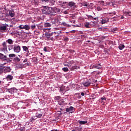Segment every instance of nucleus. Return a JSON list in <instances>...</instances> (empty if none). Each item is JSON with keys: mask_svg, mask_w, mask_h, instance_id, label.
Returning <instances> with one entry per match:
<instances>
[{"mask_svg": "<svg viewBox=\"0 0 131 131\" xmlns=\"http://www.w3.org/2000/svg\"><path fill=\"white\" fill-rule=\"evenodd\" d=\"M24 27H25V26L21 25H20L19 26V28L20 29H24Z\"/></svg>", "mask_w": 131, "mask_h": 131, "instance_id": "obj_42", "label": "nucleus"}, {"mask_svg": "<svg viewBox=\"0 0 131 131\" xmlns=\"http://www.w3.org/2000/svg\"><path fill=\"white\" fill-rule=\"evenodd\" d=\"M14 52H15V53H17V46H15L14 47Z\"/></svg>", "mask_w": 131, "mask_h": 131, "instance_id": "obj_44", "label": "nucleus"}, {"mask_svg": "<svg viewBox=\"0 0 131 131\" xmlns=\"http://www.w3.org/2000/svg\"><path fill=\"white\" fill-rule=\"evenodd\" d=\"M50 9V7H48V6H43L42 13L45 15H51V10Z\"/></svg>", "mask_w": 131, "mask_h": 131, "instance_id": "obj_1", "label": "nucleus"}, {"mask_svg": "<svg viewBox=\"0 0 131 131\" xmlns=\"http://www.w3.org/2000/svg\"><path fill=\"white\" fill-rule=\"evenodd\" d=\"M36 119H33V117H32L31 118V119H30V121L32 123H33L34 122V121Z\"/></svg>", "mask_w": 131, "mask_h": 131, "instance_id": "obj_43", "label": "nucleus"}, {"mask_svg": "<svg viewBox=\"0 0 131 131\" xmlns=\"http://www.w3.org/2000/svg\"><path fill=\"white\" fill-rule=\"evenodd\" d=\"M19 57H17V62H22L23 61V59H21V58L20 57V56L19 55H18Z\"/></svg>", "mask_w": 131, "mask_h": 131, "instance_id": "obj_27", "label": "nucleus"}, {"mask_svg": "<svg viewBox=\"0 0 131 131\" xmlns=\"http://www.w3.org/2000/svg\"><path fill=\"white\" fill-rule=\"evenodd\" d=\"M109 14H114V15H116V13L115 12H113V13H110Z\"/></svg>", "mask_w": 131, "mask_h": 131, "instance_id": "obj_56", "label": "nucleus"}, {"mask_svg": "<svg viewBox=\"0 0 131 131\" xmlns=\"http://www.w3.org/2000/svg\"><path fill=\"white\" fill-rule=\"evenodd\" d=\"M94 68L97 69H100L102 68V66L100 63H98V64H94L93 66Z\"/></svg>", "mask_w": 131, "mask_h": 131, "instance_id": "obj_8", "label": "nucleus"}, {"mask_svg": "<svg viewBox=\"0 0 131 131\" xmlns=\"http://www.w3.org/2000/svg\"><path fill=\"white\" fill-rule=\"evenodd\" d=\"M24 66L23 63H20V64H17V69H21Z\"/></svg>", "mask_w": 131, "mask_h": 131, "instance_id": "obj_30", "label": "nucleus"}, {"mask_svg": "<svg viewBox=\"0 0 131 131\" xmlns=\"http://www.w3.org/2000/svg\"><path fill=\"white\" fill-rule=\"evenodd\" d=\"M60 92H63L64 89L62 88H60Z\"/></svg>", "mask_w": 131, "mask_h": 131, "instance_id": "obj_57", "label": "nucleus"}, {"mask_svg": "<svg viewBox=\"0 0 131 131\" xmlns=\"http://www.w3.org/2000/svg\"><path fill=\"white\" fill-rule=\"evenodd\" d=\"M52 26L51 23H44V27H50Z\"/></svg>", "mask_w": 131, "mask_h": 131, "instance_id": "obj_12", "label": "nucleus"}, {"mask_svg": "<svg viewBox=\"0 0 131 131\" xmlns=\"http://www.w3.org/2000/svg\"><path fill=\"white\" fill-rule=\"evenodd\" d=\"M26 65L27 66H30L31 63H30V62H27L26 63Z\"/></svg>", "mask_w": 131, "mask_h": 131, "instance_id": "obj_51", "label": "nucleus"}, {"mask_svg": "<svg viewBox=\"0 0 131 131\" xmlns=\"http://www.w3.org/2000/svg\"><path fill=\"white\" fill-rule=\"evenodd\" d=\"M42 116V114H37L36 115V118H41Z\"/></svg>", "mask_w": 131, "mask_h": 131, "instance_id": "obj_32", "label": "nucleus"}, {"mask_svg": "<svg viewBox=\"0 0 131 131\" xmlns=\"http://www.w3.org/2000/svg\"><path fill=\"white\" fill-rule=\"evenodd\" d=\"M91 81H91V83H92L93 81H95V79H92L91 80Z\"/></svg>", "mask_w": 131, "mask_h": 131, "instance_id": "obj_62", "label": "nucleus"}, {"mask_svg": "<svg viewBox=\"0 0 131 131\" xmlns=\"http://www.w3.org/2000/svg\"><path fill=\"white\" fill-rule=\"evenodd\" d=\"M6 79L7 80H12V79H13V76L11 75H8L6 77Z\"/></svg>", "mask_w": 131, "mask_h": 131, "instance_id": "obj_17", "label": "nucleus"}, {"mask_svg": "<svg viewBox=\"0 0 131 131\" xmlns=\"http://www.w3.org/2000/svg\"><path fill=\"white\" fill-rule=\"evenodd\" d=\"M124 15L131 16V12H125L124 13Z\"/></svg>", "mask_w": 131, "mask_h": 131, "instance_id": "obj_16", "label": "nucleus"}, {"mask_svg": "<svg viewBox=\"0 0 131 131\" xmlns=\"http://www.w3.org/2000/svg\"><path fill=\"white\" fill-rule=\"evenodd\" d=\"M81 95L82 96H84V95H85V93H84V92H82V93H81Z\"/></svg>", "mask_w": 131, "mask_h": 131, "instance_id": "obj_60", "label": "nucleus"}, {"mask_svg": "<svg viewBox=\"0 0 131 131\" xmlns=\"http://www.w3.org/2000/svg\"><path fill=\"white\" fill-rule=\"evenodd\" d=\"M20 51V47L19 46H17V53H19Z\"/></svg>", "mask_w": 131, "mask_h": 131, "instance_id": "obj_35", "label": "nucleus"}, {"mask_svg": "<svg viewBox=\"0 0 131 131\" xmlns=\"http://www.w3.org/2000/svg\"><path fill=\"white\" fill-rule=\"evenodd\" d=\"M97 82V80H95L94 81H93V82H92L93 84H94V83H96V82Z\"/></svg>", "mask_w": 131, "mask_h": 131, "instance_id": "obj_61", "label": "nucleus"}, {"mask_svg": "<svg viewBox=\"0 0 131 131\" xmlns=\"http://www.w3.org/2000/svg\"><path fill=\"white\" fill-rule=\"evenodd\" d=\"M56 22V19H51V22L50 23L51 24V25L55 24Z\"/></svg>", "mask_w": 131, "mask_h": 131, "instance_id": "obj_25", "label": "nucleus"}, {"mask_svg": "<svg viewBox=\"0 0 131 131\" xmlns=\"http://www.w3.org/2000/svg\"><path fill=\"white\" fill-rule=\"evenodd\" d=\"M69 108L70 109V111H72L74 109V107L73 106H70Z\"/></svg>", "mask_w": 131, "mask_h": 131, "instance_id": "obj_45", "label": "nucleus"}, {"mask_svg": "<svg viewBox=\"0 0 131 131\" xmlns=\"http://www.w3.org/2000/svg\"><path fill=\"white\" fill-rule=\"evenodd\" d=\"M17 37H18V38H19V39H18V40L20 41L21 39V35L20 34L19 32L17 33Z\"/></svg>", "mask_w": 131, "mask_h": 131, "instance_id": "obj_20", "label": "nucleus"}, {"mask_svg": "<svg viewBox=\"0 0 131 131\" xmlns=\"http://www.w3.org/2000/svg\"><path fill=\"white\" fill-rule=\"evenodd\" d=\"M7 27L5 25L1 26L0 27V30H2V31H5V30H6Z\"/></svg>", "mask_w": 131, "mask_h": 131, "instance_id": "obj_11", "label": "nucleus"}, {"mask_svg": "<svg viewBox=\"0 0 131 131\" xmlns=\"http://www.w3.org/2000/svg\"><path fill=\"white\" fill-rule=\"evenodd\" d=\"M117 30H118V28H114L112 30V31H113L114 32H115V31H117Z\"/></svg>", "mask_w": 131, "mask_h": 131, "instance_id": "obj_48", "label": "nucleus"}, {"mask_svg": "<svg viewBox=\"0 0 131 131\" xmlns=\"http://www.w3.org/2000/svg\"><path fill=\"white\" fill-rule=\"evenodd\" d=\"M86 16H88V19L89 18H90L91 19H93V17L91 15H86Z\"/></svg>", "mask_w": 131, "mask_h": 131, "instance_id": "obj_46", "label": "nucleus"}, {"mask_svg": "<svg viewBox=\"0 0 131 131\" xmlns=\"http://www.w3.org/2000/svg\"><path fill=\"white\" fill-rule=\"evenodd\" d=\"M9 56L10 58H14L16 57V55H15L14 54H9Z\"/></svg>", "mask_w": 131, "mask_h": 131, "instance_id": "obj_33", "label": "nucleus"}, {"mask_svg": "<svg viewBox=\"0 0 131 131\" xmlns=\"http://www.w3.org/2000/svg\"><path fill=\"white\" fill-rule=\"evenodd\" d=\"M23 50L26 52L29 53L28 48L26 46H23Z\"/></svg>", "mask_w": 131, "mask_h": 131, "instance_id": "obj_15", "label": "nucleus"}, {"mask_svg": "<svg viewBox=\"0 0 131 131\" xmlns=\"http://www.w3.org/2000/svg\"><path fill=\"white\" fill-rule=\"evenodd\" d=\"M89 25H90L89 23H86L85 24V27L86 28H89Z\"/></svg>", "mask_w": 131, "mask_h": 131, "instance_id": "obj_37", "label": "nucleus"}, {"mask_svg": "<svg viewBox=\"0 0 131 131\" xmlns=\"http://www.w3.org/2000/svg\"><path fill=\"white\" fill-rule=\"evenodd\" d=\"M78 68L79 69V67H77V66H73L70 69L72 71H73V70H74L75 69H77Z\"/></svg>", "mask_w": 131, "mask_h": 131, "instance_id": "obj_14", "label": "nucleus"}, {"mask_svg": "<svg viewBox=\"0 0 131 131\" xmlns=\"http://www.w3.org/2000/svg\"><path fill=\"white\" fill-rule=\"evenodd\" d=\"M0 59L2 60H7V61H10L9 58H7V56L4 55V54L0 53Z\"/></svg>", "mask_w": 131, "mask_h": 131, "instance_id": "obj_6", "label": "nucleus"}, {"mask_svg": "<svg viewBox=\"0 0 131 131\" xmlns=\"http://www.w3.org/2000/svg\"><path fill=\"white\" fill-rule=\"evenodd\" d=\"M51 131H59V130L57 129H55V130H51Z\"/></svg>", "mask_w": 131, "mask_h": 131, "instance_id": "obj_64", "label": "nucleus"}, {"mask_svg": "<svg viewBox=\"0 0 131 131\" xmlns=\"http://www.w3.org/2000/svg\"><path fill=\"white\" fill-rule=\"evenodd\" d=\"M63 41L64 42H68L69 41V38L68 37H63Z\"/></svg>", "mask_w": 131, "mask_h": 131, "instance_id": "obj_28", "label": "nucleus"}, {"mask_svg": "<svg viewBox=\"0 0 131 131\" xmlns=\"http://www.w3.org/2000/svg\"><path fill=\"white\" fill-rule=\"evenodd\" d=\"M66 111L67 112H71L70 110L69 109V108H67L66 110Z\"/></svg>", "mask_w": 131, "mask_h": 131, "instance_id": "obj_49", "label": "nucleus"}, {"mask_svg": "<svg viewBox=\"0 0 131 131\" xmlns=\"http://www.w3.org/2000/svg\"><path fill=\"white\" fill-rule=\"evenodd\" d=\"M3 48L2 49V52H4V53H7L8 50H7V43L6 42L3 43Z\"/></svg>", "mask_w": 131, "mask_h": 131, "instance_id": "obj_5", "label": "nucleus"}, {"mask_svg": "<svg viewBox=\"0 0 131 131\" xmlns=\"http://www.w3.org/2000/svg\"><path fill=\"white\" fill-rule=\"evenodd\" d=\"M43 50H44V51H45V52H48V50H47V47H44V49H43Z\"/></svg>", "mask_w": 131, "mask_h": 131, "instance_id": "obj_53", "label": "nucleus"}, {"mask_svg": "<svg viewBox=\"0 0 131 131\" xmlns=\"http://www.w3.org/2000/svg\"><path fill=\"white\" fill-rule=\"evenodd\" d=\"M18 129H19L20 131H23L25 128L23 127H21V125L19 124L18 126Z\"/></svg>", "mask_w": 131, "mask_h": 131, "instance_id": "obj_21", "label": "nucleus"}, {"mask_svg": "<svg viewBox=\"0 0 131 131\" xmlns=\"http://www.w3.org/2000/svg\"><path fill=\"white\" fill-rule=\"evenodd\" d=\"M6 42H8V43H9V45H13V41L11 39H8L7 40H6Z\"/></svg>", "mask_w": 131, "mask_h": 131, "instance_id": "obj_19", "label": "nucleus"}, {"mask_svg": "<svg viewBox=\"0 0 131 131\" xmlns=\"http://www.w3.org/2000/svg\"><path fill=\"white\" fill-rule=\"evenodd\" d=\"M36 26H37V25H32L31 26V29L32 30H34L35 29Z\"/></svg>", "mask_w": 131, "mask_h": 131, "instance_id": "obj_29", "label": "nucleus"}, {"mask_svg": "<svg viewBox=\"0 0 131 131\" xmlns=\"http://www.w3.org/2000/svg\"><path fill=\"white\" fill-rule=\"evenodd\" d=\"M9 16L11 17H14L15 16V14H14V11H12L11 10L9 11Z\"/></svg>", "mask_w": 131, "mask_h": 131, "instance_id": "obj_18", "label": "nucleus"}, {"mask_svg": "<svg viewBox=\"0 0 131 131\" xmlns=\"http://www.w3.org/2000/svg\"><path fill=\"white\" fill-rule=\"evenodd\" d=\"M50 40L51 41H54V38L53 37H52L51 38H50Z\"/></svg>", "mask_w": 131, "mask_h": 131, "instance_id": "obj_59", "label": "nucleus"}, {"mask_svg": "<svg viewBox=\"0 0 131 131\" xmlns=\"http://www.w3.org/2000/svg\"><path fill=\"white\" fill-rule=\"evenodd\" d=\"M61 97H60V96H56L55 97V99L57 101H60L61 100Z\"/></svg>", "mask_w": 131, "mask_h": 131, "instance_id": "obj_26", "label": "nucleus"}, {"mask_svg": "<svg viewBox=\"0 0 131 131\" xmlns=\"http://www.w3.org/2000/svg\"><path fill=\"white\" fill-rule=\"evenodd\" d=\"M11 71V69L10 67H1L0 68V74H2L3 72L4 73H7V72H10Z\"/></svg>", "mask_w": 131, "mask_h": 131, "instance_id": "obj_3", "label": "nucleus"}, {"mask_svg": "<svg viewBox=\"0 0 131 131\" xmlns=\"http://www.w3.org/2000/svg\"><path fill=\"white\" fill-rule=\"evenodd\" d=\"M91 84V82L89 81L83 83V85L84 86L88 87L90 86Z\"/></svg>", "mask_w": 131, "mask_h": 131, "instance_id": "obj_13", "label": "nucleus"}, {"mask_svg": "<svg viewBox=\"0 0 131 131\" xmlns=\"http://www.w3.org/2000/svg\"><path fill=\"white\" fill-rule=\"evenodd\" d=\"M45 36L47 38V39L49 40L51 36L50 35H49L48 34H45Z\"/></svg>", "mask_w": 131, "mask_h": 131, "instance_id": "obj_38", "label": "nucleus"}, {"mask_svg": "<svg viewBox=\"0 0 131 131\" xmlns=\"http://www.w3.org/2000/svg\"><path fill=\"white\" fill-rule=\"evenodd\" d=\"M108 22V18H104L101 20V24H104Z\"/></svg>", "mask_w": 131, "mask_h": 131, "instance_id": "obj_10", "label": "nucleus"}, {"mask_svg": "<svg viewBox=\"0 0 131 131\" xmlns=\"http://www.w3.org/2000/svg\"><path fill=\"white\" fill-rule=\"evenodd\" d=\"M68 6H69L70 8H77L76 7V3L73 1H71L68 3Z\"/></svg>", "mask_w": 131, "mask_h": 131, "instance_id": "obj_4", "label": "nucleus"}, {"mask_svg": "<svg viewBox=\"0 0 131 131\" xmlns=\"http://www.w3.org/2000/svg\"><path fill=\"white\" fill-rule=\"evenodd\" d=\"M82 5L84 7H88L89 5V3L86 2H84Z\"/></svg>", "mask_w": 131, "mask_h": 131, "instance_id": "obj_24", "label": "nucleus"}, {"mask_svg": "<svg viewBox=\"0 0 131 131\" xmlns=\"http://www.w3.org/2000/svg\"><path fill=\"white\" fill-rule=\"evenodd\" d=\"M47 34H48L50 36H52L53 33H46Z\"/></svg>", "mask_w": 131, "mask_h": 131, "instance_id": "obj_47", "label": "nucleus"}, {"mask_svg": "<svg viewBox=\"0 0 131 131\" xmlns=\"http://www.w3.org/2000/svg\"><path fill=\"white\" fill-rule=\"evenodd\" d=\"M55 3V1H52L50 2V6H53L54 5V3Z\"/></svg>", "mask_w": 131, "mask_h": 131, "instance_id": "obj_40", "label": "nucleus"}, {"mask_svg": "<svg viewBox=\"0 0 131 131\" xmlns=\"http://www.w3.org/2000/svg\"><path fill=\"white\" fill-rule=\"evenodd\" d=\"M63 64L64 65V66H67L69 67V62H67L66 61H65L63 63Z\"/></svg>", "mask_w": 131, "mask_h": 131, "instance_id": "obj_39", "label": "nucleus"}, {"mask_svg": "<svg viewBox=\"0 0 131 131\" xmlns=\"http://www.w3.org/2000/svg\"><path fill=\"white\" fill-rule=\"evenodd\" d=\"M51 15L55 16L57 13H59L61 11L60 8H57V7H51Z\"/></svg>", "mask_w": 131, "mask_h": 131, "instance_id": "obj_2", "label": "nucleus"}, {"mask_svg": "<svg viewBox=\"0 0 131 131\" xmlns=\"http://www.w3.org/2000/svg\"><path fill=\"white\" fill-rule=\"evenodd\" d=\"M97 9L98 10V11H101L102 10V8H101V7L99 6L98 7H97Z\"/></svg>", "mask_w": 131, "mask_h": 131, "instance_id": "obj_50", "label": "nucleus"}, {"mask_svg": "<svg viewBox=\"0 0 131 131\" xmlns=\"http://www.w3.org/2000/svg\"><path fill=\"white\" fill-rule=\"evenodd\" d=\"M125 48V46L123 44H120L118 46V49L120 50H123L124 48Z\"/></svg>", "mask_w": 131, "mask_h": 131, "instance_id": "obj_9", "label": "nucleus"}, {"mask_svg": "<svg viewBox=\"0 0 131 131\" xmlns=\"http://www.w3.org/2000/svg\"><path fill=\"white\" fill-rule=\"evenodd\" d=\"M27 61H28V59L27 58H25V60H24L23 62L25 63V62H27Z\"/></svg>", "mask_w": 131, "mask_h": 131, "instance_id": "obj_55", "label": "nucleus"}, {"mask_svg": "<svg viewBox=\"0 0 131 131\" xmlns=\"http://www.w3.org/2000/svg\"><path fill=\"white\" fill-rule=\"evenodd\" d=\"M14 92H15V90H14V89H11L9 90V92L11 94H13Z\"/></svg>", "mask_w": 131, "mask_h": 131, "instance_id": "obj_34", "label": "nucleus"}, {"mask_svg": "<svg viewBox=\"0 0 131 131\" xmlns=\"http://www.w3.org/2000/svg\"><path fill=\"white\" fill-rule=\"evenodd\" d=\"M30 29V27L29 25H24V29L29 30Z\"/></svg>", "mask_w": 131, "mask_h": 131, "instance_id": "obj_22", "label": "nucleus"}, {"mask_svg": "<svg viewBox=\"0 0 131 131\" xmlns=\"http://www.w3.org/2000/svg\"><path fill=\"white\" fill-rule=\"evenodd\" d=\"M61 25L63 26H66L67 25V24L66 23H62Z\"/></svg>", "mask_w": 131, "mask_h": 131, "instance_id": "obj_54", "label": "nucleus"}, {"mask_svg": "<svg viewBox=\"0 0 131 131\" xmlns=\"http://www.w3.org/2000/svg\"><path fill=\"white\" fill-rule=\"evenodd\" d=\"M98 18H99L98 17H95V18H94V17H93V19H94L95 20H97V19H98Z\"/></svg>", "mask_w": 131, "mask_h": 131, "instance_id": "obj_63", "label": "nucleus"}, {"mask_svg": "<svg viewBox=\"0 0 131 131\" xmlns=\"http://www.w3.org/2000/svg\"><path fill=\"white\" fill-rule=\"evenodd\" d=\"M104 2L103 1H100V4L102 5V4H104Z\"/></svg>", "mask_w": 131, "mask_h": 131, "instance_id": "obj_58", "label": "nucleus"}, {"mask_svg": "<svg viewBox=\"0 0 131 131\" xmlns=\"http://www.w3.org/2000/svg\"><path fill=\"white\" fill-rule=\"evenodd\" d=\"M101 101H101V102H103V101H106V98L105 97H101Z\"/></svg>", "mask_w": 131, "mask_h": 131, "instance_id": "obj_41", "label": "nucleus"}, {"mask_svg": "<svg viewBox=\"0 0 131 131\" xmlns=\"http://www.w3.org/2000/svg\"><path fill=\"white\" fill-rule=\"evenodd\" d=\"M79 124L84 125L85 123H87V121H79Z\"/></svg>", "mask_w": 131, "mask_h": 131, "instance_id": "obj_23", "label": "nucleus"}, {"mask_svg": "<svg viewBox=\"0 0 131 131\" xmlns=\"http://www.w3.org/2000/svg\"><path fill=\"white\" fill-rule=\"evenodd\" d=\"M40 1L42 3H48L50 1V0H40Z\"/></svg>", "mask_w": 131, "mask_h": 131, "instance_id": "obj_36", "label": "nucleus"}, {"mask_svg": "<svg viewBox=\"0 0 131 131\" xmlns=\"http://www.w3.org/2000/svg\"><path fill=\"white\" fill-rule=\"evenodd\" d=\"M75 62L73 60H70L69 61V66L68 68L70 69L72 67V65H73Z\"/></svg>", "mask_w": 131, "mask_h": 131, "instance_id": "obj_7", "label": "nucleus"}, {"mask_svg": "<svg viewBox=\"0 0 131 131\" xmlns=\"http://www.w3.org/2000/svg\"><path fill=\"white\" fill-rule=\"evenodd\" d=\"M53 33L56 34L57 35L55 36V37H57V36H59V34L58 33L54 32Z\"/></svg>", "mask_w": 131, "mask_h": 131, "instance_id": "obj_52", "label": "nucleus"}, {"mask_svg": "<svg viewBox=\"0 0 131 131\" xmlns=\"http://www.w3.org/2000/svg\"><path fill=\"white\" fill-rule=\"evenodd\" d=\"M62 70L64 71V72H68L69 71V69L68 68H64L62 69Z\"/></svg>", "mask_w": 131, "mask_h": 131, "instance_id": "obj_31", "label": "nucleus"}]
</instances>
